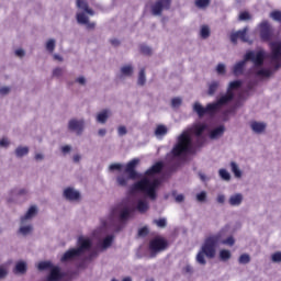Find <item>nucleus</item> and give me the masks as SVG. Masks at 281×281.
<instances>
[{
    "label": "nucleus",
    "instance_id": "f257e3e1",
    "mask_svg": "<svg viewBox=\"0 0 281 281\" xmlns=\"http://www.w3.org/2000/svg\"><path fill=\"white\" fill-rule=\"evenodd\" d=\"M207 131V124L198 123L194 124L189 131L182 132L177 139V144L171 150L173 157H181V155H188L192 150V136L190 133H193L195 137H201L203 133Z\"/></svg>",
    "mask_w": 281,
    "mask_h": 281
},
{
    "label": "nucleus",
    "instance_id": "f03ea898",
    "mask_svg": "<svg viewBox=\"0 0 281 281\" xmlns=\"http://www.w3.org/2000/svg\"><path fill=\"white\" fill-rule=\"evenodd\" d=\"M234 93L227 92L220 97L215 102L206 104L204 108L201 103L195 102L193 105V111L198 114L199 117H204L205 115H214L218 113L223 106H227L229 102L234 100Z\"/></svg>",
    "mask_w": 281,
    "mask_h": 281
},
{
    "label": "nucleus",
    "instance_id": "7ed1b4c3",
    "mask_svg": "<svg viewBox=\"0 0 281 281\" xmlns=\"http://www.w3.org/2000/svg\"><path fill=\"white\" fill-rule=\"evenodd\" d=\"M265 58H267V54L263 49L258 50L257 53L254 50H248L245 54L244 59L234 65V76H243V74H245V65H247L249 60L254 63L255 67H262V65H265Z\"/></svg>",
    "mask_w": 281,
    "mask_h": 281
},
{
    "label": "nucleus",
    "instance_id": "20e7f679",
    "mask_svg": "<svg viewBox=\"0 0 281 281\" xmlns=\"http://www.w3.org/2000/svg\"><path fill=\"white\" fill-rule=\"evenodd\" d=\"M161 186V181L159 179H154L150 181L148 178H143L139 181L135 182L131 190L132 192H142L146 194L150 201L157 200V188Z\"/></svg>",
    "mask_w": 281,
    "mask_h": 281
},
{
    "label": "nucleus",
    "instance_id": "39448f33",
    "mask_svg": "<svg viewBox=\"0 0 281 281\" xmlns=\"http://www.w3.org/2000/svg\"><path fill=\"white\" fill-rule=\"evenodd\" d=\"M218 240H221V235H212L204 240L201 250L196 255V262H199V265H206L207 261H205V256L210 259L216 256Z\"/></svg>",
    "mask_w": 281,
    "mask_h": 281
},
{
    "label": "nucleus",
    "instance_id": "423d86ee",
    "mask_svg": "<svg viewBox=\"0 0 281 281\" xmlns=\"http://www.w3.org/2000/svg\"><path fill=\"white\" fill-rule=\"evenodd\" d=\"M78 247L67 250L61 257L63 262H69L74 258H79L85 251H89L93 247V243L89 238L79 237L77 241Z\"/></svg>",
    "mask_w": 281,
    "mask_h": 281
},
{
    "label": "nucleus",
    "instance_id": "0eeeda50",
    "mask_svg": "<svg viewBox=\"0 0 281 281\" xmlns=\"http://www.w3.org/2000/svg\"><path fill=\"white\" fill-rule=\"evenodd\" d=\"M149 251L150 258H155L157 254H161V251H166L168 249V240L164 237H155L149 241Z\"/></svg>",
    "mask_w": 281,
    "mask_h": 281
},
{
    "label": "nucleus",
    "instance_id": "6e6552de",
    "mask_svg": "<svg viewBox=\"0 0 281 281\" xmlns=\"http://www.w3.org/2000/svg\"><path fill=\"white\" fill-rule=\"evenodd\" d=\"M260 38L263 43H269L273 38V27L269 24V21H262L259 25Z\"/></svg>",
    "mask_w": 281,
    "mask_h": 281
},
{
    "label": "nucleus",
    "instance_id": "1a4fd4ad",
    "mask_svg": "<svg viewBox=\"0 0 281 281\" xmlns=\"http://www.w3.org/2000/svg\"><path fill=\"white\" fill-rule=\"evenodd\" d=\"M171 3H172L171 0H157L151 5V14H154V16H161V13L164 12V10H170Z\"/></svg>",
    "mask_w": 281,
    "mask_h": 281
},
{
    "label": "nucleus",
    "instance_id": "9d476101",
    "mask_svg": "<svg viewBox=\"0 0 281 281\" xmlns=\"http://www.w3.org/2000/svg\"><path fill=\"white\" fill-rule=\"evenodd\" d=\"M249 29L246 26L243 30H239L235 33L231 34V42L236 45L238 43V40L241 41V43H249V35H247V32Z\"/></svg>",
    "mask_w": 281,
    "mask_h": 281
},
{
    "label": "nucleus",
    "instance_id": "9b49d317",
    "mask_svg": "<svg viewBox=\"0 0 281 281\" xmlns=\"http://www.w3.org/2000/svg\"><path fill=\"white\" fill-rule=\"evenodd\" d=\"M139 165V158H134L130 162H127L125 167V173L128 175V179H137L138 173L135 170Z\"/></svg>",
    "mask_w": 281,
    "mask_h": 281
},
{
    "label": "nucleus",
    "instance_id": "f8f14e48",
    "mask_svg": "<svg viewBox=\"0 0 281 281\" xmlns=\"http://www.w3.org/2000/svg\"><path fill=\"white\" fill-rule=\"evenodd\" d=\"M68 128L74 133H77V135H82V131H85V121L72 119L68 123Z\"/></svg>",
    "mask_w": 281,
    "mask_h": 281
},
{
    "label": "nucleus",
    "instance_id": "ddd939ff",
    "mask_svg": "<svg viewBox=\"0 0 281 281\" xmlns=\"http://www.w3.org/2000/svg\"><path fill=\"white\" fill-rule=\"evenodd\" d=\"M270 50H271V55H270L271 60H276V61L280 60V58H281V42H271Z\"/></svg>",
    "mask_w": 281,
    "mask_h": 281
},
{
    "label": "nucleus",
    "instance_id": "4468645a",
    "mask_svg": "<svg viewBox=\"0 0 281 281\" xmlns=\"http://www.w3.org/2000/svg\"><path fill=\"white\" fill-rule=\"evenodd\" d=\"M64 196L68 201H78L80 199V192L74 190V188H67L64 190Z\"/></svg>",
    "mask_w": 281,
    "mask_h": 281
},
{
    "label": "nucleus",
    "instance_id": "2eb2a0df",
    "mask_svg": "<svg viewBox=\"0 0 281 281\" xmlns=\"http://www.w3.org/2000/svg\"><path fill=\"white\" fill-rule=\"evenodd\" d=\"M161 170H164V162L158 161L155 165H153L149 169H147L145 175H147V177H153V175H159Z\"/></svg>",
    "mask_w": 281,
    "mask_h": 281
},
{
    "label": "nucleus",
    "instance_id": "dca6fc26",
    "mask_svg": "<svg viewBox=\"0 0 281 281\" xmlns=\"http://www.w3.org/2000/svg\"><path fill=\"white\" fill-rule=\"evenodd\" d=\"M63 274H60V268L55 267L50 269V273L47 277V281H58L61 280Z\"/></svg>",
    "mask_w": 281,
    "mask_h": 281
},
{
    "label": "nucleus",
    "instance_id": "f3484780",
    "mask_svg": "<svg viewBox=\"0 0 281 281\" xmlns=\"http://www.w3.org/2000/svg\"><path fill=\"white\" fill-rule=\"evenodd\" d=\"M250 128L254 131V133H257L258 135H260V133H265L267 128V124L254 121L250 124Z\"/></svg>",
    "mask_w": 281,
    "mask_h": 281
},
{
    "label": "nucleus",
    "instance_id": "a211bd4d",
    "mask_svg": "<svg viewBox=\"0 0 281 281\" xmlns=\"http://www.w3.org/2000/svg\"><path fill=\"white\" fill-rule=\"evenodd\" d=\"M225 133V126L220 125L218 127L214 128L210 133L211 139H218V137H222V135Z\"/></svg>",
    "mask_w": 281,
    "mask_h": 281
},
{
    "label": "nucleus",
    "instance_id": "6ab92c4d",
    "mask_svg": "<svg viewBox=\"0 0 281 281\" xmlns=\"http://www.w3.org/2000/svg\"><path fill=\"white\" fill-rule=\"evenodd\" d=\"M77 8L80 10H85L87 14L93 15V10L89 8V3H87V0H77Z\"/></svg>",
    "mask_w": 281,
    "mask_h": 281
},
{
    "label": "nucleus",
    "instance_id": "aec40b11",
    "mask_svg": "<svg viewBox=\"0 0 281 281\" xmlns=\"http://www.w3.org/2000/svg\"><path fill=\"white\" fill-rule=\"evenodd\" d=\"M243 87V81L241 80H235L231 81L227 88V92L234 93V91L240 89Z\"/></svg>",
    "mask_w": 281,
    "mask_h": 281
},
{
    "label": "nucleus",
    "instance_id": "412c9836",
    "mask_svg": "<svg viewBox=\"0 0 281 281\" xmlns=\"http://www.w3.org/2000/svg\"><path fill=\"white\" fill-rule=\"evenodd\" d=\"M33 216H36V206H31L26 214L21 217V223H25L26 221H30Z\"/></svg>",
    "mask_w": 281,
    "mask_h": 281
},
{
    "label": "nucleus",
    "instance_id": "4be33fe9",
    "mask_svg": "<svg viewBox=\"0 0 281 281\" xmlns=\"http://www.w3.org/2000/svg\"><path fill=\"white\" fill-rule=\"evenodd\" d=\"M241 203H243V194L240 193H237L229 198V205L236 206V205H240Z\"/></svg>",
    "mask_w": 281,
    "mask_h": 281
},
{
    "label": "nucleus",
    "instance_id": "5701e85b",
    "mask_svg": "<svg viewBox=\"0 0 281 281\" xmlns=\"http://www.w3.org/2000/svg\"><path fill=\"white\" fill-rule=\"evenodd\" d=\"M109 120V110H103L101 113L97 115V122L100 124H106V121Z\"/></svg>",
    "mask_w": 281,
    "mask_h": 281
},
{
    "label": "nucleus",
    "instance_id": "b1692460",
    "mask_svg": "<svg viewBox=\"0 0 281 281\" xmlns=\"http://www.w3.org/2000/svg\"><path fill=\"white\" fill-rule=\"evenodd\" d=\"M148 202L144 201V200H139L137 202V205H136V210H138L140 212V214H144L145 212H148Z\"/></svg>",
    "mask_w": 281,
    "mask_h": 281
},
{
    "label": "nucleus",
    "instance_id": "393cba45",
    "mask_svg": "<svg viewBox=\"0 0 281 281\" xmlns=\"http://www.w3.org/2000/svg\"><path fill=\"white\" fill-rule=\"evenodd\" d=\"M167 134H168V127H166L165 125H158L155 130L156 137H161Z\"/></svg>",
    "mask_w": 281,
    "mask_h": 281
},
{
    "label": "nucleus",
    "instance_id": "a878e982",
    "mask_svg": "<svg viewBox=\"0 0 281 281\" xmlns=\"http://www.w3.org/2000/svg\"><path fill=\"white\" fill-rule=\"evenodd\" d=\"M27 271V265L25 262L20 261L15 265L14 273H25Z\"/></svg>",
    "mask_w": 281,
    "mask_h": 281
},
{
    "label": "nucleus",
    "instance_id": "bb28decb",
    "mask_svg": "<svg viewBox=\"0 0 281 281\" xmlns=\"http://www.w3.org/2000/svg\"><path fill=\"white\" fill-rule=\"evenodd\" d=\"M138 85L144 87L146 85V69L142 68L138 74Z\"/></svg>",
    "mask_w": 281,
    "mask_h": 281
},
{
    "label": "nucleus",
    "instance_id": "cd10ccee",
    "mask_svg": "<svg viewBox=\"0 0 281 281\" xmlns=\"http://www.w3.org/2000/svg\"><path fill=\"white\" fill-rule=\"evenodd\" d=\"M229 258H232V252L227 249H222L220 251V259L223 261V262H227V260H229Z\"/></svg>",
    "mask_w": 281,
    "mask_h": 281
},
{
    "label": "nucleus",
    "instance_id": "c85d7f7f",
    "mask_svg": "<svg viewBox=\"0 0 281 281\" xmlns=\"http://www.w3.org/2000/svg\"><path fill=\"white\" fill-rule=\"evenodd\" d=\"M131 218V209L125 207L120 213V221H128Z\"/></svg>",
    "mask_w": 281,
    "mask_h": 281
},
{
    "label": "nucleus",
    "instance_id": "c756f323",
    "mask_svg": "<svg viewBox=\"0 0 281 281\" xmlns=\"http://www.w3.org/2000/svg\"><path fill=\"white\" fill-rule=\"evenodd\" d=\"M111 245H113V235L106 236V237L103 239L101 247H102L103 249H109V247H111Z\"/></svg>",
    "mask_w": 281,
    "mask_h": 281
},
{
    "label": "nucleus",
    "instance_id": "7c9ffc66",
    "mask_svg": "<svg viewBox=\"0 0 281 281\" xmlns=\"http://www.w3.org/2000/svg\"><path fill=\"white\" fill-rule=\"evenodd\" d=\"M218 81H213L209 85V95H214V93H216V91L218 90Z\"/></svg>",
    "mask_w": 281,
    "mask_h": 281
},
{
    "label": "nucleus",
    "instance_id": "2f4dec72",
    "mask_svg": "<svg viewBox=\"0 0 281 281\" xmlns=\"http://www.w3.org/2000/svg\"><path fill=\"white\" fill-rule=\"evenodd\" d=\"M232 172L235 175V177L240 178L243 177V172H240V169L238 168V165L234 161L231 162Z\"/></svg>",
    "mask_w": 281,
    "mask_h": 281
},
{
    "label": "nucleus",
    "instance_id": "473e14b6",
    "mask_svg": "<svg viewBox=\"0 0 281 281\" xmlns=\"http://www.w3.org/2000/svg\"><path fill=\"white\" fill-rule=\"evenodd\" d=\"M27 153H30V148H27V147H18L15 149L16 157H25V155H27Z\"/></svg>",
    "mask_w": 281,
    "mask_h": 281
},
{
    "label": "nucleus",
    "instance_id": "72a5a7b5",
    "mask_svg": "<svg viewBox=\"0 0 281 281\" xmlns=\"http://www.w3.org/2000/svg\"><path fill=\"white\" fill-rule=\"evenodd\" d=\"M40 271H47V269H52V262L49 261H42L37 266Z\"/></svg>",
    "mask_w": 281,
    "mask_h": 281
},
{
    "label": "nucleus",
    "instance_id": "f704fd0d",
    "mask_svg": "<svg viewBox=\"0 0 281 281\" xmlns=\"http://www.w3.org/2000/svg\"><path fill=\"white\" fill-rule=\"evenodd\" d=\"M128 179L130 178H126L124 176H119L116 178V181H117L119 186H121L122 188H126V186H128Z\"/></svg>",
    "mask_w": 281,
    "mask_h": 281
},
{
    "label": "nucleus",
    "instance_id": "c9c22d12",
    "mask_svg": "<svg viewBox=\"0 0 281 281\" xmlns=\"http://www.w3.org/2000/svg\"><path fill=\"white\" fill-rule=\"evenodd\" d=\"M249 262H251V257H249V255L247 254L240 255L239 265H249Z\"/></svg>",
    "mask_w": 281,
    "mask_h": 281
},
{
    "label": "nucleus",
    "instance_id": "e433bc0d",
    "mask_svg": "<svg viewBox=\"0 0 281 281\" xmlns=\"http://www.w3.org/2000/svg\"><path fill=\"white\" fill-rule=\"evenodd\" d=\"M77 21H78V23L86 25V23H89V18L87 15H85V13H78Z\"/></svg>",
    "mask_w": 281,
    "mask_h": 281
},
{
    "label": "nucleus",
    "instance_id": "4c0bfd02",
    "mask_svg": "<svg viewBox=\"0 0 281 281\" xmlns=\"http://www.w3.org/2000/svg\"><path fill=\"white\" fill-rule=\"evenodd\" d=\"M154 225H157V227L164 228L168 225V222L166 221V217H161L159 220H154Z\"/></svg>",
    "mask_w": 281,
    "mask_h": 281
},
{
    "label": "nucleus",
    "instance_id": "58836bf2",
    "mask_svg": "<svg viewBox=\"0 0 281 281\" xmlns=\"http://www.w3.org/2000/svg\"><path fill=\"white\" fill-rule=\"evenodd\" d=\"M46 49L47 52H49L50 54L54 53V49H56V41L55 40H49L47 43H46Z\"/></svg>",
    "mask_w": 281,
    "mask_h": 281
},
{
    "label": "nucleus",
    "instance_id": "ea45409f",
    "mask_svg": "<svg viewBox=\"0 0 281 281\" xmlns=\"http://www.w3.org/2000/svg\"><path fill=\"white\" fill-rule=\"evenodd\" d=\"M238 21H251V14L247 11H243L239 13Z\"/></svg>",
    "mask_w": 281,
    "mask_h": 281
},
{
    "label": "nucleus",
    "instance_id": "a19ab883",
    "mask_svg": "<svg viewBox=\"0 0 281 281\" xmlns=\"http://www.w3.org/2000/svg\"><path fill=\"white\" fill-rule=\"evenodd\" d=\"M200 34L202 38H210V27L207 25H203Z\"/></svg>",
    "mask_w": 281,
    "mask_h": 281
},
{
    "label": "nucleus",
    "instance_id": "79ce46f5",
    "mask_svg": "<svg viewBox=\"0 0 281 281\" xmlns=\"http://www.w3.org/2000/svg\"><path fill=\"white\" fill-rule=\"evenodd\" d=\"M220 177L221 179H223L224 181H229V179H232V176L227 172L226 169H220Z\"/></svg>",
    "mask_w": 281,
    "mask_h": 281
},
{
    "label": "nucleus",
    "instance_id": "37998d69",
    "mask_svg": "<svg viewBox=\"0 0 281 281\" xmlns=\"http://www.w3.org/2000/svg\"><path fill=\"white\" fill-rule=\"evenodd\" d=\"M196 8L203 9L210 5V0H195Z\"/></svg>",
    "mask_w": 281,
    "mask_h": 281
},
{
    "label": "nucleus",
    "instance_id": "c03bdc74",
    "mask_svg": "<svg viewBox=\"0 0 281 281\" xmlns=\"http://www.w3.org/2000/svg\"><path fill=\"white\" fill-rule=\"evenodd\" d=\"M123 76H133V67L132 66H124L121 68Z\"/></svg>",
    "mask_w": 281,
    "mask_h": 281
},
{
    "label": "nucleus",
    "instance_id": "a18cd8bd",
    "mask_svg": "<svg viewBox=\"0 0 281 281\" xmlns=\"http://www.w3.org/2000/svg\"><path fill=\"white\" fill-rule=\"evenodd\" d=\"M257 76H261L262 78H269L271 76V70L262 68L257 71Z\"/></svg>",
    "mask_w": 281,
    "mask_h": 281
},
{
    "label": "nucleus",
    "instance_id": "49530a36",
    "mask_svg": "<svg viewBox=\"0 0 281 281\" xmlns=\"http://www.w3.org/2000/svg\"><path fill=\"white\" fill-rule=\"evenodd\" d=\"M271 19H273V21H278V23H281V11H272L270 13Z\"/></svg>",
    "mask_w": 281,
    "mask_h": 281
},
{
    "label": "nucleus",
    "instance_id": "de8ad7c7",
    "mask_svg": "<svg viewBox=\"0 0 281 281\" xmlns=\"http://www.w3.org/2000/svg\"><path fill=\"white\" fill-rule=\"evenodd\" d=\"M32 232V225L20 227V234L27 236Z\"/></svg>",
    "mask_w": 281,
    "mask_h": 281
},
{
    "label": "nucleus",
    "instance_id": "09e8293b",
    "mask_svg": "<svg viewBox=\"0 0 281 281\" xmlns=\"http://www.w3.org/2000/svg\"><path fill=\"white\" fill-rule=\"evenodd\" d=\"M140 53L144 54L145 56H150V54H153V50L150 49V47L146 45H142Z\"/></svg>",
    "mask_w": 281,
    "mask_h": 281
},
{
    "label": "nucleus",
    "instance_id": "8fccbe9b",
    "mask_svg": "<svg viewBox=\"0 0 281 281\" xmlns=\"http://www.w3.org/2000/svg\"><path fill=\"white\" fill-rule=\"evenodd\" d=\"M206 199H207V193H205V191H202L196 194V201H199L200 203H203V201H205Z\"/></svg>",
    "mask_w": 281,
    "mask_h": 281
},
{
    "label": "nucleus",
    "instance_id": "3c124183",
    "mask_svg": "<svg viewBox=\"0 0 281 281\" xmlns=\"http://www.w3.org/2000/svg\"><path fill=\"white\" fill-rule=\"evenodd\" d=\"M222 243H223V245H229V247H232V246H234V243H236V241L234 240V237L229 236L226 239H224Z\"/></svg>",
    "mask_w": 281,
    "mask_h": 281
},
{
    "label": "nucleus",
    "instance_id": "603ef678",
    "mask_svg": "<svg viewBox=\"0 0 281 281\" xmlns=\"http://www.w3.org/2000/svg\"><path fill=\"white\" fill-rule=\"evenodd\" d=\"M138 236H140V237L148 236V227L144 226V227L139 228Z\"/></svg>",
    "mask_w": 281,
    "mask_h": 281
},
{
    "label": "nucleus",
    "instance_id": "864d4df0",
    "mask_svg": "<svg viewBox=\"0 0 281 281\" xmlns=\"http://www.w3.org/2000/svg\"><path fill=\"white\" fill-rule=\"evenodd\" d=\"M171 106L173 108L181 106V98H173L171 100Z\"/></svg>",
    "mask_w": 281,
    "mask_h": 281
},
{
    "label": "nucleus",
    "instance_id": "5fc2aeb1",
    "mask_svg": "<svg viewBox=\"0 0 281 281\" xmlns=\"http://www.w3.org/2000/svg\"><path fill=\"white\" fill-rule=\"evenodd\" d=\"M272 262H281V252H274L272 255Z\"/></svg>",
    "mask_w": 281,
    "mask_h": 281
},
{
    "label": "nucleus",
    "instance_id": "6e6d98bb",
    "mask_svg": "<svg viewBox=\"0 0 281 281\" xmlns=\"http://www.w3.org/2000/svg\"><path fill=\"white\" fill-rule=\"evenodd\" d=\"M117 133H119V135H120L121 137H123V135H126V133H127L126 126H123V125L119 126Z\"/></svg>",
    "mask_w": 281,
    "mask_h": 281
},
{
    "label": "nucleus",
    "instance_id": "4d7b16f0",
    "mask_svg": "<svg viewBox=\"0 0 281 281\" xmlns=\"http://www.w3.org/2000/svg\"><path fill=\"white\" fill-rule=\"evenodd\" d=\"M53 76H55V78H59V76H63V68H55L53 70Z\"/></svg>",
    "mask_w": 281,
    "mask_h": 281
},
{
    "label": "nucleus",
    "instance_id": "13d9d810",
    "mask_svg": "<svg viewBox=\"0 0 281 281\" xmlns=\"http://www.w3.org/2000/svg\"><path fill=\"white\" fill-rule=\"evenodd\" d=\"M216 71H217V74H220V75L225 74V65L218 64L217 67H216Z\"/></svg>",
    "mask_w": 281,
    "mask_h": 281
},
{
    "label": "nucleus",
    "instance_id": "bf43d9fd",
    "mask_svg": "<svg viewBox=\"0 0 281 281\" xmlns=\"http://www.w3.org/2000/svg\"><path fill=\"white\" fill-rule=\"evenodd\" d=\"M110 170H122L121 164H112L110 165Z\"/></svg>",
    "mask_w": 281,
    "mask_h": 281
},
{
    "label": "nucleus",
    "instance_id": "052dcab7",
    "mask_svg": "<svg viewBox=\"0 0 281 281\" xmlns=\"http://www.w3.org/2000/svg\"><path fill=\"white\" fill-rule=\"evenodd\" d=\"M0 93H1V95H8V93H10V88H8V87L1 88Z\"/></svg>",
    "mask_w": 281,
    "mask_h": 281
},
{
    "label": "nucleus",
    "instance_id": "680f3d73",
    "mask_svg": "<svg viewBox=\"0 0 281 281\" xmlns=\"http://www.w3.org/2000/svg\"><path fill=\"white\" fill-rule=\"evenodd\" d=\"M71 151V146L66 145L64 147H61V153H64V155H67V153Z\"/></svg>",
    "mask_w": 281,
    "mask_h": 281
},
{
    "label": "nucleus",
    "instance_id": "e2e57ef3",
    "mask_svg": "<svg viewBox=\"0 0 281 281\" xmlns=\"http://www.w3.org/2000/svg\"><path fill=\"white\" fill-rule=\"evenodd\" d=\"M15 56H19V58H23V56H25V50L23 49H16L15 50Z\"/></svg>",
    "mask_w": 281,
    "mask_h": 281
},
{
    "label": "nucleus",
    "instance_id": "0e129e2a",
    "mask_svg": "<svg viewBox=\"0 0 281 281\" xmlns=\"http://www.w3.org/2000/svg\"><path fill=\"white\" fill-rule=\"evenodd\" d=\"M0 146H3V147L10 146V142L8 140V138L0 139Z\"/></svg>",
    "mask_w": 281,
    "mask_h": 281
},
{
    "label": "nucleus",
    "instance_id": "69168bd1",
    "mask_svg": "<svg viewBox=\"0 0 281 281\" xmlns=\"http://www.w3.org/2000/svg\"><path fill=\"white\" fill-rule=\"evenodd\" d=\"M8 276V270L0 268V280Z\"/></svg>",
    "mask_w": 281,
    "mask_h": 281
},
{
    "label": "nucleus",
    "instance_id": "338daca9",
    "mask_svg": "<svg viewBox=\"0 0 281 281\" xmlns=\"http://www.w3.org/2000/svg\"><path fill=\"white\" fill-rule=\"evenodd\" d=\"M184 196H183V194H178L177 196H176V202L177 203H183V201H184Z\"/></svg>",
    "mask_w": 281,
    "mask_h": 281
},
{
    "label": "nucleus",
    "instance_id": "774afa93",
    "mask_svg": "<svg viewBox=\"0 0 281 281\" xmlns=\"http://www.w3.org/2000/svg\"><path fill=\"white\" fill-rule=\"evenodd\" d=\"M217 203H225V195L223 194L217 195Z\"/></svg>",
    "mask_w": 281,
    "mask_h": 281
}]
</instances>
